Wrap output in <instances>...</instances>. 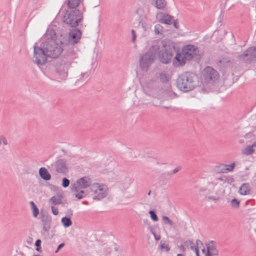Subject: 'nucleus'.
Listing matches in <instances>:
<instances>
[{"label":"nucleus","instance_id":"1","mask_svg":"<svg viewBox=\"0 0 256 256\" xmlns=\"http://www.w3.org/2000/svg\"><path fill=\"white\" fill-rule=\"evenodd\" d=\"M63 51L62 46L54 40H46L42 42L40 47L34 46L33 62L38 66L44 65L47 60V57L53 58H57Z\"/></svg>","mask_w":256,"mask_h":256},{"label":"nucleus","instance_id":"2","mask_svg":"<svg viewBox=\"0 0 256 256\" xmlns=\"http://www.w3.org/2000/svg\"><path fill=\"white\" fill-rule=\"evenodd\" d=\"M76 58L74 50H70L64 54L56 64V74L62 80H66L68 76V70L71 66L73 60Z\"/></svg>","mask_w":256,"mask_h":256},{"label":"nucleus","instance_id":"3","mask_svg":"<svg viewBox=\"0 0 256 256\" xmlns=\"http://www.w3.org/2000/svg\"><path fill=\"white\" fill-rule=\"evenodd\" d=\"M154 44L158 46V53L160 62L164 64L170 63L176 52L174 46L166 40H158Z\"/></svg>","mask_w":256,"mask_h":256},{"label":"nucleus","instance_id":"4","mask_svg":"<svg viewBox=\"0 0 256 256\" xmlns=\"http://www.w3.org/2000/svg\"><path fill=\"white\" fill-rule=\"evenodd\" d=\"M196 76L190 72H186L180 75L176 80L178 88L184 92L194 89L196 86Z\"/></svg>","mask_w":256,"mask_h":256},{"label":"nucleus","instance_id":"5","mask_svg":"<svg viewBox=\"0 0 256 256\" xmlns=\"http://www.w3.org/2000/svg\"><path fill=\"white\" fill-rule=\"evenodd\" d=\"M158 46H152L148 50L140 55V66L143 72H147L150 66L154 62L158 54Z\"/></svg>","mask_w":256,"mask_h":256},{"label":"nucleus","instance_id":"6","mask_svg":"<svg viewBox=\"0 0 256 256\" xmlns=\"http://www.w3.org/2000/svg\"><path fill=\"white\" fill-rule=\"evenodd\" d=\"M83 19L82 12L79 10H67L64 16L63 21L70 27H76Z\"/></svg>","mask_w":256,"mask_h":256},{"label":"nucleus","instance_id":"7","mask_svg":"<svg viewBox=\"0 0 256 256\" xmlns=\"http://www.w3.org/2000/svg\"><path fill=\"white\" fill-rule=\"evenodd\" d=\"M90 190L94 200H100L108 194V188L104 184L94 183L90 186Z\"/></svg>","mask_w":256,"mask_h":256},{"label":"nucleus","instance_id":"8","mask_svg":"<svg viewBox=\"0 0 256 256\" xmlns=\"http://www.w3.org/2000/svg\"><path fill=\"white\" fill-rule=\"evenodd\" d=\"M48 168L53 174H66L68 172L66 160L64 158L57 160L48 166Z\"/></svg>","mask_w":256,"mask_h":256},{"label":"nucleus","instance_id":"9","mask_svg":"<svg viewBox=\"0 0 256 256\" xmlns=\"http://www.w3.org/2000/svg\"><path fill=\"white\" fill-rule=\"evenodd\" d=\"M81 36V31L78 28L74 29L70 31L68 36L64 37L60 40V44L63 46L69 44L74 46L79 42Z\"/></svg>","mask_w":256,"mask_h":256},{"label":"nucleus","instance_id":"10","mask_svg":"<svg viewBox=\"0 0 256 256\" xmlns=\"http://www.w3.org/2000/svg\"><path fill=\"white\" fill-rule=\"evenodd\" d=\"M239 60L247 64L256 62V47L251 46L248 48L244 52L239 55Z\"/></svg>","mask_w":256,"mask_h":256},{"label":"nucleus","instance_id":"11","mask_svg":"<svg viewBox=\"0 0 256 256\" xmlns=\"http://www.w3.org/2000/svg\"><path fill=\"white\" fill-rule=\"evenodd\" d=\"M91 180L87 176H84L78 179L76 183L71 186V190L72 192H78L80 189L85 188L92 186Z\"/></svg>","mask_w":256,"mask_h":256},{"label":"nucleus","instance_id":"12","mask_svg":"<svg viewBox=\"0 0 256 256\" xmlns=\"http://www.w3.org/2000/svg\"><path fill=\"white\" fill-rule=\"evenodd\" d=\"M203 74L207 82H214L217 80L219 76L218 72L210 66H206L204 68Z\"/></svg>","mask_w":256,"mask_h":256},{"label":"nucleus","instance_id":"13","mask_svg":"<svg viewBox=\"0 0 256 256\" xmlns=\"http://www.w3.org/2000/svg\"><path fill=\"white\" fill-rule=\"evenodd\" d=\"M199 50L198 48L193 45H187L182 50V54L187 60H190L198 56Z\"/></svg>","mask_w":256,"mask_h":256},{"label":"nucleus","instance_id":"14","mask_svg":"<svg viewBox=\"0 0 256 256\" xmlns=\"http://www.w3.org/2000/svg\"><path fill=\"white\" fill-rule=\"evenodd\" d=\"M39 218L42 222V226L44 230L47 233H49L52 226L51 216L41 212Z\"/></svg>","mask_w":256,"mask_h":256},{"label":"nucleus","instance_id":"15","mask_svg":"<svg viewBox=\"0 0 256 256\" xmlns=\"http://www.w3.org/2000/svg\"><path fill=\"white\" fill-rule=\"evenodd\" d=\"M235 164L232 163L230 164H220L216 166L215 170L218 173H226L228 172H232L234 168Z\"/></svg>","mask_w":256,"mask_h":256},{"label":"nucleus","instance_id":"16","mask_svg":"<svg viewBox=\"0 0 256 256\" xmlns=\"http://www.w3.org/2000/svg\"><path fill=\"white\" fill-rule=\"evenodd\" d=\"M208 253L213 255H218V250L216 249V243L215 241L210 240L206 244Z\"/></svg>","mask_w":256,"mask_h":256},{"label":"nucleus","instance_id":"17","mask_svg":"<svg viewBox=\"0 0 256 256\" xmlns=\"http://www.w3.org/2000/svg\"><path fill=\"white\" fill-rule=\"evenodd\" d=\"M186 60H187L185 58V56L183 54H182L178 52H176L173 64L176 66H182L186 64Z\"/></svg>","mask_w":256,"mask_h":256},{"label":"nucleus","instance_id":"18","mask_svg":"<svg viewBox=\"0 0 256 256\" xmlns=\"http://www.w3.org/2000/svg\"><path fill=\"white\" fill-rule=\"evenodd\" d=\"M121 186L124 190H126L132 184V180L126 174H123V178L121 180Z\"/></svg>","mask_w":256,"mask_h":256},{"label":"nucleus","instance_id":"19","mask_svg":"<svg viewBox=\"0 0 256 256\" xmlns=\"http://www.w3.org/2000/svg\"><path fill=\"white\" fill-rule=\"evenodd\" d=\"M216 64L220 68H224L229 66L232 62L228 58H222L216 60Z\"/></svg>","mask_w":256,"mask_h":256},{"label":"nucleus","instance_id":"20","mask_svg":"<svg viewBox=\"0 0 256 256\" xmlns=\"http://www.w3.org/2000/svg\"><path fill=\"white\" fill-rule=\"evenodd\" d=\"M39 174L41 178L45 180H49L51 178V175L48 170L45 168H40L39 170Z\"/></svg>","mask_w":256,"mask_h":256},{"label":"nucleus","instance_id":"21","mask_svg":"<svg viewBox=\"0 0 256 256\" xmlns=\"http://www.w3.org/2000/svg\"><path fill=\"white\" fill-rule=\"evenodd\" d=\"M250 186L248 184H242L239 189V193L241 195H246L250 193Z\"/></svg>","mask_w":256,"mask_h":256},{"label":"nucleus","instance_id":"22","mask_svg":"<svg viewBox=\"0 0 256 256\" xmlns=\"http://www.w3.org/2000/svg\"><path fill=\"white\" fill-rule=\"evenodd\" d=\"M46 40H56V33L53 29L48 30L45 34Z\"/></svg>","mask_w":256,"mask_h":256},{"label":"nucleus","instance_id":"23","mask_svg":"<svg viewBox=\"0 0 256 256\" xmlns=\"http://www.w3.org/2000/svg\"><path fill=\"white\" fill-rule=\"evenodd\" d=\"M218 180L222 181L224 183H227L228 184H232L234 182V179L232 176H224L222 177L216 178Z\"/></svg>","mask_w":256,"mask_h":256},{"label":"nucleus","instance_id":"24","mask_svg":"<svg viewBox=\"0 0 256 256\" xmlns=\"http://www.w3.org/2000/svg\"><path fill=\"white\" fill-rule=\"evenodd\" d=\"M82 0H68V7L69 8H76L78 7Z\"/></svg>","mask_w":256,"mask_h":256},{"label":"nucleus","instance_id":"25","mask_svg":"<svg viewBox=\"0 0 256 256\" xmlns=\"http://www.w3.org/2000/svg\"><path fill=\"white\" fill-rule=\"evenodd\" d=\"M172 20L173 17L172 16L169 14H166L160 20V22L162 24H170Z\"/></svg>","mask_w":256,"mask_h":256},{"label":"nucleus","instance_id":"26","mask_svg":"<svg viewBox=\"0 0 256 256\" xmlns=\"http://www.w3.org/2000/svg\"><path fill=\"white\" fill-rule=\"evenodd\" d=\"M155 6L158 9L162 10L166 6V0H154Z\"/></svg>","mask_w":256,"mask_h":256},{"label":"nucleus","instance_id":"27","mask_svg":"<svg viewBox=\"0 0 256 256\" xmlns=\"http://www.w3.org/2000/svg\"><path fill=\"white\" fill-rule=\"evenodd\" d=\"M50 202L53 205H58L62 203V198L59 196H54L50 199Z\"/></svg>","mask_w":256,"mask_h":256},{"label":"nucleus","instance_id":"28","mask_svg":"<svg viewBox=\"0 0 256 256\" xmlns=\"http://www.w3.org/2000/svg\"><path fill=\"white\" fill-rule=\"evenodd\" d=\"M62 222L63 226L66 228L69 227L72 224V222L70 218L67 216L63 217L62 218Z\"/></svg>","mask_w":256,"mask_h":256},{"label":"nucleus","instance_id":"29","mask_svg":"<svg viewBox=\"0 0 256 256\" xmlns=\"http://www.w3.org/2000/svg\"><path fill=\"white\" fill-rule=\"evenodd\" d=\"M74 195L75 197L77 198L78 199L80 200L82 198H83L85 197L86 195V192L82 190V189H80V190H79L78 192H74Z\"/></svg>","mask_w":256,"mask_h":256},{"label":"nucleus","instance_id":"30","mask_svg":"<svg viewBox=\"0 0 256 256\" xmlns=\"http://www.w3.org/2000/svg\"><path fill=\"white\" fill-rule=\"evenodd\" d=\"M162 220L165 224H168L170 226H172L174 224L173 222L166 216H162Z\"/></svg>","mask_w":256,"mask_h":256},{"label":"nucleus","instance_id":"31","mask_svg":"<svg viewBox=\"0 0 256 256\" xmlns=\"http://www.w3.org/2000/svg\"><path fill=\"white\" fill-rule=\"evenodd\" d=\"M254 152L252 146H248L244 150L242 153L246 155H250Z\"/></svg>","mask_w":256,"mask_h":256},{"label":"nucleus","instance_id":"32","mask_svg":"<svg viewBox=\"0 0 256 256\" xmlns=\"http://www.w3.org/2000/svg\"><path fill=\"white\" fill-rule=\"evenodd\" d=\"M159 78L162 82L166 83L168 81V76L166 74L160 73Z\"/></svg>","mask_w":256,"mask_h":256},{"label":"nucleus","instance_id":"33","mask_svg":"<svg viewBox=\"0 0 256 256\" xmlns=\"http://www.w3.org/2000/svg\"><path fill=\"white\" fill-rule=\"evenodd\" d=\"M160 248L161 250H165L166 252H168L170 250L166 242H163L162 241L160 242Z\"/></svg>","mask_w":256,"mask_h":256},{"label":"nucleus","instance_id":"34","mask_svg":"<svg viewBox=\"0 0 256 256\" xmlns=\"http://www.w3.org/2000/svg\"><path fill=\"white\" fill-rule=\"evenodd\" d=\"M88 79V74L86 72H82L80 75V78L78 80V81L84 82Z\"/></svg>","mask_w":256,"mask_h":256},{"label":"nucleus","instance_id":"35","mask_svg":"<svg viewBox=\"0 0 256 256\" xmlns=\"http://www.w3.org/2000/svg\"><path fill=\"white\" fill-rule=\"evenodd\" d=\"M149 214H150L151 219L154 222H157L158 220V218L157 215L156 214L155 212L151 210L149 212Z\"/></svg>","mask_w":256,"mask_h":256},{"label":"nucleus","instance_id":"36","mask_svg":"<svg viewBox=\"0 0 256 256\" xmlns=\"http://www.w3.org/2000/svg\"><path fill=\"white\" fill-rule=\"evenodd\" d=\"M184 244L185 246H186L187 247L190 246L191 250H194V248H196L194 246V244L192 240H187L186 242H184Z\"/></svg>","mask_w":256,"mask_h":256},{"label":"nucleus","instance_id":"37","mask_svg":"<svg viewBox=\"0 0 256 256\" xmlns=\"http://www.w3.org/2000/svg\"><path fill=\"white\" fill-rule=\"evenodd\" d=\"M163 28L160 24H156L154 26V32L156 34H159L162 31Z\"/></svg>","mask_w":256,"mask_h":256},{"label":"nucleus","instance_id":"38","mask_svg":"<svg viewBox=\"0 0 256 256\" xmlns=\"http://www.w3.org/2000/svg\"><path fill=\"white\" fill-rule=\"evenodd\" d=\"M240 202L238 201L236 199L234 198L230 201L231 206L233 208H238L240 206Z\"/></svg>","mask_w":256,"mask_h":256},{"label":"nucleus","instance_id":"39","mask_svg":"<svg viewBox=\"0 0 256 256\" xmlns=\"http://www.w3.org/2000/svg\"><path fill=\"white\" fill-rule=\"evenodd\" d=\"M41 240H37L35 242V246H36V250L39 252H41Z\"/></svg>","mask_w":256,"mask_h":256},{"label":"nucleus","instance_id":"40","mask_svg":"<svg viewBox=\"0 0 256 256\" xmlns=\"http://www.w3.org/2000/svg\"><path fill=\"white\" fill-rule=\"evenodd\" d=\"M70 184V180L66 178H62V186L66 188H67Z\"/></svg>","mask_w":256,"mask_h":256},{"label":"nucleus","instance_id":"41","mask_svg":"<svg viewBox=\"0 0 256 256\" xmlns=\"http://www.w3.org/2000/svg\"><path fill=\"white\" fill-rule=\"evenodd\" d=\"M2 144L7 145L8 144L6 138L3 136H0V146Z\"/></svg>","mask_w":256,"mask_h":256},{"label":"nucleus","instance_id":"42","mask_svg":"<svg viewBox=\"0 0 256 256\" xmlns=\"http://www.w3.org/2000/svg\"><path fill=\"white\" fill-rule=\"evenodd\" d=\"M32 212H33V216L34 218H36L39 213V210L36 206H34L32 208Z\"/></svg>","mask_w":256,"mask_h":256},{"label":"nucleus","instance_id":"43","mask_svg":"<svg viewBox=\"0 0 256 256\" xmlns=\"http://www.w3.org/2000/svg\"><path fill=\"white\" fill-rule=\"evenodd\" d=\"M52 212L54 215H58V210L57 208H56L54 206L51 207Z\"/></svg>","mask_w":256,"mask_h":256},{"label":"nucleus","instance_id":"44","mask_svg":"<svg viewBox=\"0 0 256 256\" xmlns=\"http://www.w3.org/2000/svg\"><path fill=\"white\" fill-rule=\"evenodd\" d=\"M131 33H132V42H135V40H136V32H135V31L134 30H131Z\"/></svg>","mask_w":256,"mask_h":256},{"label":"nucleus","instance_id":"45","mask_svg":"<svg viewBox=\"0 0 256 256\" xmlns=\"http://www.w3.org/2000/svg\"><path fill=\"white\" fill-rule=\"evenodd\" d=\"M196 248H200L201 246H203V243L200 240H196Z\"/></svg>","mask_w":256,"mask_h":256},{"label":"nucleus","instance_id":"46","mask_svg":"<svg viewBox=\"0 0 256 256\" xmlns=\"http://www.w3.org/2000/svg\"><path fill=\"white\" fill-rule=\"evenodd\" d=\"M64 246V243H62V244H59L56 248V250H55V252L56 253H57L58 250L62 248H63Z\"/></svg>","mask_w":256,"mask_h":256},{"label":"nucleus","instance_id":"47","mask_svg":"<svg viewBox=\"0 0 256 256\" xmlns=\"http://www.w3.org/2000/svg\"><path fill=\"white\" fill-rule=\"evenodd\" d=\"M208 200H212L214 201H216V200H218V199H219L218 198H216L214 196H209L208 197Z\"/></svg>","mask_w":256,"mask_h":256},{"label":"nucleus","instance_id":"48","mask_svg":"<svg viewBox=\"0 0 256 256\" xmlns=\"http://www.w3.org/2000/svg\"><path fill=\"white\" fill-rule=\"evenodd\" d=\"M148 229L150 230V231L152 234V235H154L155 232H154V228H153V227L152 226H150L148 227Z\"/></svg>","mask_w":256,"mask_h":256},{"label":"nucleus","instance_id":"49","mask_svg":"<svg viewBox=\"0 0 256 256\" xmlns=\"http://www.w3.org/2000/svg\"><path fill=\"white\" fill-rule=\"evenodd\" d=\"M192 250L194 251V252H196V256H200L199 250L198 248H195L194 250Z\"/></svg>","mask_w":256,"mask_h":256},{"label":"nucleus","instance_id":"50","mask_svg":"<svg viewBox=\"0 0 256 256\" xmlns=\"http://www.w3.org/2000/svg\"><path fill=\"white\" fill-rule=\"evenodd\" d=\"M153 236H154L156 240H159L160 239V235L157 236L155 234L154 235H153Z\"/></svg>","mask_w":256,"mask_h":256},{"label":"nucleus","instance_id":"51","mask_svg":"<svg viewBox=\"0 0 256 256\" xmlns=\"http://www.w3.org/2000/svg\"><path fill=\"white\" fill-rule=\"evenodd\" d=\"M178 248H179L180 250V251H182V252H184L186 250L184 246L182 244H181L180 246H178Z\"/></svg>","mask_w":256,"mask_h":256},{"label":"nucleus","instance_id":"52","mask_svg":"<svg viewBox=\"0 0 256 256\" xmlns=\"http://www.w3.org/2000/svg\"><path fill=\"white\" fill-rule=\"evenodd\" d=\"M144 224L146 225V226H148V227L150 226V222H148V220H144Z\"/></svg>","mask_w":256,"mask_h":256},{"label":"nucleus","instance_id":"53","mask_svg":"<svg viewBox=\"0 0 256 256\" xmlns=\"http://www.w3.org/2000/svg\"><path fill=\"white\" fill-rule=\"evenodd\" d=\"M30 206H31L32 208L34 207V206H36V205L34 203V202H32V201H31V202H30Z\"/></svg>","mask_w":256,"mask_h":256},{"label":"nucleus","instance_id":"54","mask_svg":"<svg viewBox=\"0 0 256 256\" xmlns=\"http://www.w3.org/2000/svg\"><path fill=\"white\" fill-rule=\"evenodd\" d=\"M180 169L178 168H174L173 170V173L174 174L176 173Z\"/></svg>","mask_w":256,"mask_h":256},{"label":"nucleus","instance_id":"55","mask_svg":"<svg viewBox=\"0 0 256 256\" xmlns=\"http://www.w3.org/2000/svg\"><path fill=\"white\" fill-rule=\"evenodd\" d=\"M174 26L176 28H178L177 24H176V22H174Z\"/></svg>","mask_w":256,"mask_h":256},{"label":"nucleus","instance_id":"56","mask_svg":"<svg viewBox=\"0 0 256 256\" xmlns=\"http://www.w3.org/2000/svg\"><path fill=\"white\" fill-rule=\"evenodd\" d=\"M206 256H213V254H211L206 252Z\"/></svg>","mask_w":256,"mask_h":256},{"label":"nucleus","instance_id":"57","mask_svg":"<svg viewBox=\"0 0 256 256\" xmlns=\"http://www.w3.org/2000/svg\"><path fill=\"white\" fill-rule=\"evenodd\" d=\"M82 204H88V203L86 201H84V202H82Z\"/></svg>","mask_w":256,"mask_h":256},{"label":"nucleus","instance_id":"58","mask_svg":"<svg viewBox=\"0 0 256 256\" xmlns=\"http://www.w3.org/2000/svg\"><path fill=\"white\" fill-rule=\"evenodd\" d=\"M176 256H185L184 254H178Z\"/></svg>","mask_w":256,"mask_h":256},{"label":"nucleus","instance_id":"59","mask_svg":"<svg viewBox=\"0 0 256 256\" xmlns=\"http://www.w3.org/2000/svg\"><path fill=\"white\" fill-rule=\"evenodd\" d=\"M164 108H166V109H170V106H164Z\"/></svg>","mask_w":256,"mask_h":256},{"label":"nucleus","instance_id":"60","mask_svg":"<svg viewBox=\"0 0 256 256\" xmlns=\"http://www.w3.org/2000/svg\"><path fill=\"white\" fill-rule=\"evenodd\" d=\"M15 256H24V255L23 254H17Z\"/></svg>","mask_w":256,"mask_h":256},{"label":"nucleus","instance_id":"61","mask_svg":"<svg viewBox=\"0 0 256 256\" xmlns=\"http://www.w3.org/2000/svg\"><path fill=\"white\" fill-rule=\"evenodd\" d=\"M150 193H151V191H150H150L148 192V196H150Z\"/></svg>","mask_w":256,"mask_h":256},{"label":"nucleus","instance_id":"62","mask_svg":"<svg viewBox=\"0 0 256 256\" xmlns=\"http://www.w3.org/2000/svg\"><path fill=\"white\" fill-rule=\"evenodd\" d=\"M62 150V152H66V150Z\"/></svg>","mask_w":256,"mask_h":256},{"label":"nucleus","instance_id":"63","mask_svg":"<svg viewBox=\"0 0 256 256\" xmlns=\"http://www.w3.org/2000/svg\"><path fill=\"white\" fill-rule=\"evenodd\" d=\"M202 252H204L205 251V250L204 248V249H202Z\"/></svg>","mask_w":256,"mask_h":256},{"label":"nucleus","instance_id":"64","mask_svg":"<svg viewBox=\"0 0 256 256\" xmlns=\"http://www.w3.org/2000/svg\"><path fill=\"white\" fill-rule=\"evenodd\" d=\"M39 256V255H36V256Z\"/></svg>","mask_w":256,"mask_h":256}]
</instances>
